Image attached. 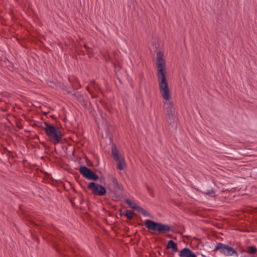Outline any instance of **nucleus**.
Segmentation results:
<instances>
[{
  "mask_svg": "<svg viewBox=\"0 0 257 257\" xmlns=\"http://www.w3.org/2000/svg\"><path fill=\"white\" fill-rule=\"evenodd\" d=\"M88 188L92 193L95 195L103 196L106 193V189L104 187L95 182L89 183L88 185Z\"/></svg>",
  "mask_w": 257,
  "mask_h": 257,
  "instance_id": "423d86ee",
  "label": "nucleus"
},
{
  "mask_svg": "<svg viewBox=\"0 0 257 257\" xmlns=\"http://www.w3.org/2000/svg\"><path fill=\"white\" fill-rule=\"evenodd\" d=\"M44 131L49 140L54 144H58L63 137L62 133L58 128L48 123H44Z\"/></svg>",
  "mask_w": 257,
  "mask_h": 257,
  "instance_id": "f03ea898",
  "label": "nucleus"
},
{
  "mask_svg": "<svg viewBox=\"0 0 257 257\" xmlns=\"http://www.w3.org/2000/svg\"><path fill=\"white\" fill-rule=\"evenodd\" d=\"M156 58V65L159 91L163 100H168L171 99L172 92L167 79V65L163 53L160 51L158 52Z\"/></svg>",
  "mask_w": 257,
  "mask_h": 257,
  "instance_id": "f257e3e1",
  "label": "nucleus"
},
{
  "mask_svg": "<svg viewBox=\"0 0 257 257\" xmlns=\"http://www.w3.org/2000/svg\"><path fill=\"white\" fill-rule=\"evenodd\" d=\"M79 172L80 174L87 179L94 181H96L98 179V177L97 175L85 166L80 167Z\"/></svg>",
  "mask_w": 257,
  "mask_h": 257,
  "instance_id": "0eeeda50",
  "label": "nucleus"
},
{
  "mask_svg": "<svg viewBox=\"0 0 257 257\" xmlns=\"http://www.w3.org/2000/svg\"><path fill=\"white\" fill-rule=\"evenodd\" d=\"M145 225L148 229L160 233H166L170 230L169 225L157 223L150 220H146Z\"/></svg>",
  "mask_w": 257,
  "mask_h": 257,
  "instance_id": "7ed1b4c3",
  "label": "nucleus"
},
{
  "mask_svg": "<svg viewBox=\"0 0 257 257\" xmlns=\"http://www.w3.org/2000/svg\"><path fill=\"white\" fill-rule=\"evenodd\" d=\"M124 214L128 219H132L134 217L135 213L132 211L126 210L124 212Z\"/></svg>",
  "mask_w": 257,
  "mask_h": 257,
  "instance_id": "ddd939ff",
  "label": "nucleus"
},
{
  "mask_svg": "<svg viewBox=\"0 0 257 257\" xmlns=\"http://www.w3.org/2000/svg\"><path fill=\"white\" fill-rule=\"evenodd\" d=\"M125 202L129 205L130 207L137 210H138L140 207L135 202L130 199H126L125 200Z\"/></svg>",
  "mask_w": 257,
  "mask_h": 257,
  "instance_id": "9b49d317",
  "label": "nucleus"
},
{
  "mask_svg": "<svg viewBox=\"0 0 257 257\" xmlns=\"http://www.w3.org/2000/svg\"><path fill=\"white\" fill-rule=\"evenodd\" d=\"M180 257H196V255L189 249L184 248L179 252Z\"/></svg>",
  "mask_w": 257,
  "mask_h": 257,
  "instance_id": "6e6552de",
  "label": "nucleus"
},
{
  "mask_svg": "<svg viewBox=\"0 0 257 257\" xmlns=\"http://www.w3.org/2000/svg\"><path fill=\"white\" fill-rule=\"evenodd\" d=\"M214 250L219 251L220 253L226 256L237 255L236 250L233 247L221 243H217Z\"/></svg>",
  "mask_w": 257,
  "mask_h": 257,
  "instance_id": "20e7f679",
  "label": "nucleus"
},
{
  "mask_svg": "<svg viewBox=\"0 0 257 257\" xmlns=\"http://www.w3.org/2000/svg\"><path fill=\"white\" fill-rule=\"evenodd\" d=\"M164 105L166 109V112L168 115H170L174 109V105L171 99L168 100H163Z\"/></svg>",
  "mask_w": 257,
  "mask_h": 257,
  "instance_id": "1a4fd4ad",
  "label": "nucleus"
},
{
  "mask_svg": "<svg viewBox=\"0 0 257 257\" xmlns=\"http://www.w3.org/2000/svg\"><path fill=\"white\" fill-rule=\"evenodd\" d=\"M246 252L250 254H254L257 252V248L254 246H248Z\"/></svg>",
  "mask_w": 257,
  "mask_h": 257,
  "instance_id": "f8f14e48",
  "label": "nucleus"
},
{
  "mask_svg": "<svg viewBox=\"0 0 257 257\" xmlns=\"http://www.w3.org/2000/svg\"><path fill=\"white\" fill-rule=\"evenodd\" d=\"M138 211L141 213L142 214H143V215H144L145 216H147L148 215V213L140 206L138 208Z\"/></svg>",
  "mask_w": 257,
  "mask_h": 257,
  "instance_id": "4468645a",
  "label": "nucleus"
},
{
  "mask_svg": "<svg viewBox=\"0 0 257 257\" xmlns=\"http://www.w3.org/2000/svg\"><path fill=\"white\" fill-rule=\"evenodd\" d=\"M111 153L113 158L118 162L117 168L119 170H123L126 167L124 157L123 155L119 153V152L115 146L111 148Z\"/></svg>",
  "mask_w": 257,
  "mask_h": 257,
  "instance_id": "39448f33",
  "label": "nucleus"
},
{
  "mask_svg": "<svg viewBox=\"0 0 257 257\" xmlns=\"http://www.w3.org/2000/svg\"><path fill=\"white\" fill-rule=\"evenodd\" d=\"M167 248L171 249L173 252H176L178 250L177 244L173 240L168 241Z\"/></svg>",
  "mask_w": 257,
  "mask_h": 257,
  "instance_id": "9d476101",
  "label": "nucleus"
}]
</instances>
